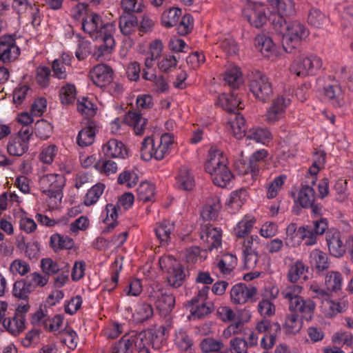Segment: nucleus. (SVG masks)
I'll return each mask as SVG.
<instances>
[{"label": "nucleus", "mask_w": 353, "mask_h": 353, "mask_svg": "<svg viewBox=\"0 0 353 353\" xmlns=\"http://www.w3.org/2000/svg\"><path fill=\"white\" fill-rule=\"evenodd\" d=\"M272 26L274 30L282 35L283 48L288 53H291L309 35V30L304 24L297 21L287 23L285 19L281 16L272 19Z\"/></svg>", "instance_id": "obj_2"}, {"label": "nucleus", "mask_w": 353, "mask_h": 353, "mask_svg": "<svg viewBox=\"0 0 353 353\" xmlns=\"http://www.w3.org/2000/svg\"><path fill=\"white\" fill-rule=\"evenodd\" d=\"M343 279L339 272L331 271L326 274L325 285L328 291L336 292L340 290L342 286Z\"/></svg>", "instance_id": "obj_47"}, {"label": "nucleus", "mask_w": 353, "mask_h": 353, "mask_svg": "<svg viewBox=\"0 0 353 353\" xmlns=\"http://www.w3.org/2000/svg\"><path fill=\"white\" fill-rule=\"evenodd\" d=\"M303 319V318L294 313L290 312V314H288L283 325L285 332L288 334L299 332L302 327Z\"/></svg>", "instance_id": "obj_40"}, {"label": "nucleus", "mask_w": 353, "mask_h": 353, "mask_svg": "<svg viewBox=\"0 0 353 353\" xmlns=\"http://www.w3.org/2000/svg\"><path fill=\"white\" fill-rule=\"evenodd\" d=\"M163 49V45L161 40L156 39L150 43L144 61L145 68L150 69L153 67L154 61L161 56Z\"/></svg>", "instance_id": "obj_30"}, {"label": "nucleus", "mask_w": 353, "mask_h": 353, "mask_svg": "<svg viewBox=\"0 0 353 353\" xmlns=\"http://www.w3.org/2000/svg\"><path fill=\"white\" fill-rule=\"evenodd\" d=\"M126 120L129 125L134 127V132L137 135L143 134L147 120L141 114L137 112L130 111L128 114Z\"/></svg>", "instance_id": "obj_42"}, {"label": "nucleus", "mask_w": 353, "mask_h": 353, "mask_svg": "<svg viewBox=\"0 0 353 353\" xmlns=\"http://www.w3.org/2000/svg\"><path fill=\"white\" fill-rule=\"evenodd\" d=\"M308 267L301 261L297 260L293 263L288 270V279L290 283H296L301 277L307 271Z\"/></svg>", "instance_id": "obj_43"}, {"label": "nucleus", "mask_w": 353, "mask_h": 353, "mask_svg": "<svg viewBox=\"0 0 353 353\" xmlns=\"http://www.w3.org/2000/svg\"><path fill=\"white\" fill-rule=\"evenodd\" d=\"M96 134V125L93 121H89L87 125L82 128L77 138V144L81 147H87L92 145Z\"/></svg>", "instance_id": "obj_26"}, {"label": "nucleus", "mask_w": 353, "mask_h": 353, "mask_svg": "<svg viewBox=\"0 0 353 353\" xmlns=\"http://www.w3.org/2000/svg\"><path fill=\"white\" fill-rule=\"evenodd\" d=\"M227 163L222 151L213 147L209 150L205 171L210 174L214 184L221 188L225 187L233 177Z\"/></svg>", "instance_id": "obj_3"}, {"label": "nucleus", "mask_w": 353, "mask_h": 353, "mask_svg": "<svg viewBox=\"0 0 353 353\" xmlns=\"http://www.w3.org/2000/svg\"><path fill=\"white\" fill-rule=\"evenodd\" d=\"M174 344L181 352L190 351L193 346V340L188 332L182 329L175 332Z\"/></svg>", "instance_id": "obj_36"}, {"label": "nucleus", "mask_w": 353, "mask_h": 353, "mask_svg": "<svg viewBox=\"0 0 353 353\" xmlns=\"http://www.w3.org/2000/svg\"><path fill=\"white\" fill-rule=\"evenodd\" d=\"M28 145L20 137L11 136L7 144V151L11 156L21 157L27 152Z\"/></svg>", "instance_id": "obj_34"}, {"label": "nucleus", "mask_w": 353, "mask_h": 353, "mask_svg": "<svg viewBox=\"0 0 353 353\" xmlns=\"http://www.w3.org/2000/svg\"><path fill=\"white\" fill-rule=\"evenodd\" d=\"M159 265L167 272V281L171 287L178 288L183 285L185 277L183 268L174 258L170 256L161 257Z\"/></svg>", "instance_id": "obj_7"}, {"label": "nucleus", "mask_w": 353, "mask_h": 353, "mask_svg": "<svg viewBox=\"0 0 353 353\" xmlns=\"http://www.w3.org/2000/svg\"><path fill=\"white\" fill-rule=\"evenodd\" d=\"M106 218L104 223L107 227L103 230V233H108L117 225V219L118 218L117 208L116 205L109 203L106 205Z\"/></svg>", "instance_id": "obj_54"}, {"label": "nucleus", "mask_w": 353, "mask_h": 353, "mask_svg": "<svg viewBox=\"0 0 353 353\" xmlns=\"http://www.w3.org/2000/svg\"><path fill=\"white\" fill-rule=\"evenodd\" d=\"M316 308L315 302L311 299H304L303 296L288 307V310L298 314L307 321L312 319Z\"/></svg>", "instance_id": "obj_15"}, {"label": "nucleus", "mask_w": 353, "mask_h": 353, "mask_svg": "<svg viewBox=\"0 0 353 353\" xmlns=\"http://www.w3.org/2000/svg\"><path fill=\"white\" fill-rule=\"evenodd\" d=\"M228 121L232 133L236 139H241L243 137H246L245 121L240 113H232L229 114Z\"/></svg>", "instance_id": "obj_27"}, {"label": "nucleus", "mask_w": 353, "mask_h": 353, "mask_svg": "<svg viewBox=\"0 0 353 353\" xmlns=\"http://www.w3.org/2000/svg\"><path fill=\"white\" fill-rule=\"evenodd\" d=\"M285 179V175H279L267 184V197L268 199H274L277 196L279 192L281 190Z\"/></svg>", "instance_id": "obj_60"}, {"label": "nucleus", "mask_w": 353, "mask_h": 353, "mask_svg": "<svg viewBox=\"0 0 353 353\" xmlns=\"http://www.w3.org/2000/svg\"><path fill=\"white\" fill-rule=\"evenodd\" d=\"M50 245L54 250L72 248L74 241L72 238L54 234L50 237Z\"/></svg>", "instance_id": "obj_49"}, {"label": "nucleus", "mask_w": 353, "mask_h": 353, "mask_svg": "<svg viewBox=\"0 0 353 353\" xmlns=\"http://www.w3.org/2000/svg\"><path fill=\"white\" fill-rule=\"evenodd\" d=\"M3 326L13 335H17L25 328V316L13 312L3 321Z\"/></svg>", "instance_id": "obj_23"}, {"label": "nucleus", "mask_w": 353, "mask_h": 353, "mask_svg": "<svg viewBox=\"0 0 353 353\" xmlns=\"http://www.w3.org/2000/svg\"><path fill=\"white\" fill-rule=\"evenodd\" d=\"M256 292L255 287L239 283L234 285L231 289V301L234 304H244L252 299Z\"/></svg>", "instance_id": "obj_14"}, {"label": "nucleus", "mask_w": 353, "mask_h": 353, "mask_svg": "<svg viewBox=\"0 0 353 353\" xmlns=\"http://www.w3.org/2000/svg\"><path fill=\"white\" fill-rule=\"evenodd\" d=\"M153 315L152 305L147 303H139L136 305L134 316L139 321H144Z\"/></svg>", "instance_id": "obj_63"}, {"label": "nucleus", "mask_w": 353, "mask_h": 353, "mask_svg": "<svg viewBox=\"0 0 353 353\" xmlns=\"http://www.w3.org/2000/svg\"><path fill=\"white\" fill-rule=\"evenodd\" d=\"M82 28L94 40L102 41L98 47V58L110 53L114 46L113 33L115 26L112 23H104L99 14L92 12L83 19Z\"/></svg>", "instance_id": "obj_1"}, {"label": "nucleus", "mask_w": 353, "mask_h": 353, "mask_svg": "<svg viewBox=\"0 0 353 353\" xmlns=\"http://www.w3.org/2000/svg\"><path fill=\"white\" fill-rule=\"evenodd\" d=\"M249 89L255 99L262 103L268 102L273 95L272 84L270 79L260 71L252 73Z\"/></svg>", "instance_id": "obj_6"}, {"label": "nucleus", "mask_w": 353, "mask_h": 353, "mask_svg": "<svg viewBox=\"0 0 353 353\" xmlns=\"http://www.w3.org/2000/svg\"><path fill=\"white\" fill-rule=\"evenodd\" d=\"M310 259L312 265L318 272L326 270L330 267V261L326 253L319 249H314L310 253Z\"/></svg>", "instance_id": "obj_32"}, {"label": "nucleus", "mask_w": 353, "mask_h": 353, "mask_svg": "<svg viewBox=\"0 0 353 353\" xmlns=\"http://www.w3.org/2000/svg\"><path fill=\"white\" fill-rule=\"evenodd\" d=\"M200 348L203 353H228V350L224 349V344L221 340L212 337L203 339L200 343Z\"/></svg>", "instance_id": "obj_33"}, {"label": "nucleus", "mask_w": 353, "mask_h": 353, "mask_svg": "<svg viewBox=\"0 0 353 353\" xmlns=\"http://www.w3.org/2000/svg\"><path fill=\"white\" fill-rule=\"evenodd\" d=\"M348 303L346 301L336 302L330 299V296L321 301L320 305L321 312L327 317H332L346 310Z\"/></svg>", "instance_id": "obj_20"}, {"label": "nucleus", "mask_w": 353, "mask_h": 353, "mask_svg": "<svg viewBox=\"0 0 353 353\" xmlns=\"http://www.w3.org/2000/svg\"><path fill=\"white\" fill-rule=\"evenodd\" d=\"M105 188V185L101 183L94 185L84 196V204L86 206H90L96 203L103 194Z\"/></svg>", "instance_id": "obj_46"}, {"label": "nucleus", "mask_w": 353, "mask_h": 353, "mask_svg": "<svg viewBox=\"0 0 353 353\" xmlns=\"http://www.w3.org/2000/svg\"><path fill=\"white\" fill-rule=\"evenodd\" d=\"M120 5L123 14L140 13L144 8L143 0H121Z\"/></svg>", "instance_id": "obj_51"}, {"label": "nucleus", "mask_w": 353, "mask_h": 353, "mask_svg": "<svg viewBox=\"0 0 353 353\" xmlns=\"http://www.w3.org/2000/svg\"><path fill=\"white\" fill-rule=\"evenodd\" d=\"M52 128V125L48 121L41 119L34 124V132L38 138L46 140L51 136Z\"/></svg>", "instance_id": "obj_56"}, {"label": "nucleus", "mask_w": 353, "mask_h": 353, "mask_svg": "<svg viewBox=\"0 0 353 353\" xmlns=\"http://www.w3.org/2000/svg\"><path fill=\"white\" fill-rule=\"evenodd\" d=\"M182 14L181 9L172 8L163 12L161 16V23L166 28H171L177 24Z\"/></svg>", "instance_id": "obj_44"}, {"label": "nucleus", "mask_w": 353, "mask_h": 353, "mask_svg": "<svg viewBox=\"0 0 353 353\" xmlns=\"http://www.w3.org/2000/svg\"><path fill=\"white\" fill-rule=\"evenodd\" d=\"M325 241L328 251L334 257H342L346 252V245L343 241V235L336 229L328 230L325 232Z\"/></svg>", "instance_id": "obj_13"}, {"label": "nucleus", "mask_w": 353, "mask_h": 353, "mask_svg": "<svg viewBox=\"0 0 353 353\" xmlns=\"http://www.w3.org/2000/svg\"><path fill=\"white\" fill-rule=\"evenodd\" d=\"M223 80L232 89L238 88L242 83L240 69L236 66L228 68L224 74Z\"/></svg>", "instance_id": "obj_39"}, {"label": "nucleus", "mask_w": 353, "mask_h": 353, "mask_svg": "<svg viewBox=\"0 0 353 353\" xmlns=\"http://www.w3.org/2000/svg\"><path fill=\"white\" fill-rule=\"evenodd\" d=\"M322 59L315 54L300 57L291 65V72L298 77L314 75L322 67Z\"/></svg>", "instance_id": "obj_8"}, {"label": "nucleus", "mask_w": 353, "mask_h": 353, "mask_svg": "<svg viewBox=\"0 0 353 353\" xmlns=\"http://www.w3.org/2000/svg\"><path fill=\"white\" fill-rule=\"evenodd\" d=\"M247 191L245 189H239L233 191L226 202L228 209L231 213H235L239 210L247 199Z\"/></svg>", "instance_id": "obj_28"}, {"label": "nucleus", "mask_w": 353, "mask_h": 353, "mask_svg": "<svg viewBox=\"0 0 353 353\" xmlns=\"http://www.w3.org/2000/svg\"><path fill=\"white\" fill-rule=\"evenodd\" d=\"M102 152L108 158L125 159L128 157V151L125 145L116 139H111L105 143Z\"/></svg>", "instance_id": "obj_19"}, {"label": "nucleus", "mask_w": 353, "mask_h": 353, "mask_svg": "<svg viewBox=\"0 0 353 353\" xmlns=\"http://www.w3.org/2000/svg\"><path fill=\"white\" fill-rule=\"evenodd\" d=\"M154 185L149 182H142L139 184L137 192L139 201L143 202L150 201L154 196Z\"/></svg>", "instance_id": "obj_55"}, {"label": "nucleus", "mask_w": 353, "mask_h": 353, "mask_svg": "<svg viewBox=\"0 0 353 353\" xmlns=\"http://www.w3.org/2000/svg\"><path fill=\"white\" fill-rule=\"evenodd\" d=\"M285 234V243L286 245L295 247L300 244V235L296 223H292L288 225Z\"/></svg>", "instance_id": "obj_61"}, {"label": "nucleus", "mask_w": 353, "mask_h": 353, "mask_svg": "<svg viewBox=\"0 0 353 353\" xmlns=\"http://www.w3.org/2000/svg\"><path fill=\"white\" fill-rule=\"evenodd\" d=\"M299 233L300 235V243L304 241L305 245L312 246L317 243V235L310 226L299 227Z\"/></svg>", "instance_id": "obj_62"}, {"label": "nucleus", "mask_w": 353, "mask_h": 353, "mask_svg": "<svg viewBox=\"0 0 353 353\" xmlns=\"http://www.w3.org/2000/svg\"><path fill=\"white\" fill-rule=\"evenodd\" d=\"M113 70L110 67L105 64H98L90 72L92 81L99 87H104L109 85L112 80Z\"/></svg>", "instance_id": "obj_17"}, {"label": "nucleus", "mask_w": 353, "mask_h": 353, "mask_svg": "<svg viewBox=\"0 0 353 353\" xmlns=\"http://www.w3.org/2000/svg\"><path fill=\"white\" fill-rule=\"evenodd\" d=\"M134 340L123 336L112 347L111 353H133Z\"/></svg>", "instance_id": "obj_64"}, {"label": "nucleus", "mask_w": 353, "mask_h": 353, "mask_svg": "<svg viewBox=\"0 0 353 353\" xmlns=\"http://www.w3.org/2000/svg\"><path fill=\"white\" fill-rule=\"evenodd\" d=\"M150 299L154 301L160 312L166 316L172 312L175 305V297L168 290L156 285L149 293Z\"/></svg>", "instance_id": "obj_9"}, {"label": "nucleus", "mask_w": 353, "mask_h": 353, "mask_svg": "<svg viewBox=\"0 0 353 353\" xmlns=\"http://www.w3.org/2000/svg\"><path fill=\"white\" fill-rule=\"evenodd\" d=\"M255 328L259 333H264L265 334H270L275 332V336H277L281 332V326L279 323H272L267 319L257 322Z\"/></svg>", "instance_id": "obj_50"}, {"label": "nucleus", "mask_w": 353, "mask_h": 353, "mask_svg": "<svg viewBox=\"0 0 353 353\" xmlns=\"http://www.w3.org/2000/svg\"><path fill=\"white\" fill-rule=\"evenodd\" d=\"M219 102L223 109L229 112V114L237 113L236 111L243 108L241 106V99L238 97V94L235 90L230 94H221L219 98Z\"/></svg>", "instance_id": "obj_21"}, {"label": "nucleus", "mask_w": 353, "mask_h": 353, "mask_svg": "<svg viewBox=\"0 0 353 353\" xmlns=\"http://www.w3.org/2000/svg\"><path fill=\"white\" fill-rule=\"evenodd\" d=\"M235 168L241 174H246L251 172L252 176L256 175L259 172V167L248 160L243 159H239L235 162Z\"/></svg>", "instance_id": "obj_58"}, {"label": "nucleus", "mask_w": 353, "mask_h": 353, "mask_svg": "<svg viewBox=\"0 0 353 353\" xmlns=\"http://www.w3.org/2000/svg\"><path fill=\"white\" fill-rule=\"evenodd\" d=\"M266 8L262 3H254L245 12V16L252 26L260 28L267 22Z\"/></svg>", "instance_id": "obj_18"}, {"label": "nucleus", "mask_w": 353, "mask_h": 353, "mask_svg": "<svg viewBox=\"0 0 353 353\" xmlns=\"http://www.w3.org/2000/svg\"><path fill=\"white\" fill-rule=\"evenodd\" d=\"M303 290V288L302 285L293 283L286 285L281 290V294L288 304V307L302 297L301 294Z\"/></svg>", "instance_id": "obj_24"}, {"label": "nucleus", "mask_w": 353, "mask_h": 353, "mask_svg": "<svg viewBox=\"0 0 353 353\" xmlns=\"http://www.w3.org/2000/svg\"><path fill=\"white\" fill-rule=\"evenodd\" d=\"M291 99L283 95H279L274 99L265 113V121L269 124H275L284 118L287 107Z\"/></svg>", "instance_id": "obj_10"}, {"label": "nucleus", "mask_w": 353, "mask_h": 353, "mask_svg": "<svg viewBox=\"0 0 353 353\" xmlns=\"http://www.w3.org/2000/svg\"><path fill=\"white\" fill-rule=\"evenodd\" d=\"M324 101H328L335 107H340L343 102V90L337 80L328 77L323 87L319 90Z\"/></svg>", "instance_id": "obj_11"}, {"label": "nucleus", "mask_w": 353, "mask_h": 353, "mask_svg": "<svg viewBox=\"0 0 353 353\" xmlns=\"http://www.w3.org/2000/svg\"><path fill=\"white\" fill-rule=\"evenodd\" d=\"M237 259L232 254H225L217 262L216 266L223 274H230L236 267Z\"/></svg>", "instance_id": "obj_45"}, {"label": "nucleus", "mask_w": 353, "mask_h": 353, "mask_svg": "<svg viewBox=\"0 0 353 353\" xmlns=\"http://www.w3.org/2000/svg\"><path fill=\"white\" fill-rule=\"evenodd\" d=\"M221 205L219 196L214 195L208 198L201 212V216L205 220L215 219L219 214Z\"/></svg>", "instance_id": "obj_25"}, {"label": "nucleus", "mask_w": 353, "mask_h": 353, "mask_svg": "<svg viewBox=\"0 0 353 353\" xmlns=\"http://www.w3.org/2000/svg\"><path fill=\"white\" fill-rule=\"evenodd\" d=\"M20 53V48L12 36L3 35L0 37V61L4 64L14 62Z\"/></svg>", "instance_id": "obj_12"}, {"label": "nucleus", "mask_w": 353, "mask_h": 353, "mask_svg": "<svg viewBox=\"0 0 353 353\" xmlns=\"http://www.w3.org/2000/svg\"><path fill=\"white\" fill-rule=\"evenodd\" d=\"M201 239L207 244L208 250L216 249L221 245L222 233L220 228L213 227L212 225L205 224L202 226L201 230Z\"/></svg>", "instance_id": "obj_16"}, {"label": "nucleus", "mask_w": 353, "mask_h": 353, "mask_svg": "<svg viewBox=\"0 0 353 353\" xmlns=\"http://www.w3.org/2000/svg\"><path fill=\"white\" fill-rule=\"evenodd\" d=\"M315 191L314 188L305 183H302L298 193L296 202L303 208H309L314 202Z\"/></svg>", "instance_id": "obj_29"}, {"label": "nucleus", "mask_w": 353, "mask_h": 353, "mask_svg": "<svg viewBox=\"0 0 353 353\" xmlns=\"http://www.w3.org/2000/svg\"><path fill=\"white\" fill-rule=\"evenodd\" d=\"M174 143V136L170 133L161 135L159 140L155 141L153 137L144 138L140 149L141 157L145 161L154 158L157 161L164 159L171 151Z\"/></svg>", "instance_id": "obj_4"}, {"label": "nucleus", "mask_w": 353, "mask_h": 353, "mask_svg": "<svg viewBox=\"0 0 353 353\" xmlns=\"http://www.w3.org/2000/svg\"><path fill=\"white\" fill-rule=\"evenodd\" d=\"M269 3L276 9L277 14L272 15V20L276 17H290L295 14V3L292 0H268Z\"/></svg>", "instance_id": "obj_22"}, {"label": "nucleus", "mask_w": 353, "mask_h": 353, "mask_svg": "<svg viewBox=\"0 0 353 353\" xmlns=\"http://www.w3.org/2000/svg\"><path fill=\"white\" fill-rule=\"evenodd\" d=\"M254 221L253 219L245 216L241 221L238 223L234 229V234L236 237L242 238L248 235L253 228Z\"/></svg>", "instance_id": "obj_59"}, {"label": "nucleus", "mask_w": 353, "mask_h": 353, "mask_svg": "<svg viewBox=\"0 0 353 353\" xmlns=\"http://www.w3.org/2000/svg\"><path fill=\"white\" fill-rule=\"evenodd\" d=\"M246 139L253 140L263 145L268 144L272 137L270 131L265 128H256L250 129L246 134Z\"/></svg>", "instance_id": "obj_37"}, {"label": "nucleus", "mask_w": 353, "mask_h": 353, "mask_svg": "<svg viewBox=\"0 0 353 353\" xmlns=\"http://www.w3.org/2000/svg\"><path fill=\"white\" fill-rule=\"evenodd\" d=\"M164 330L162 327L149 329L144 332L152 347L154 350H159L161 347L163 340Z\"/></svg>", "instance_id": "obj_48"}, {"label": "nucleus", "mask_w": 353, "mask_h": 353, "mask_svg": "<svg viewBox=\"0 0 353 353\" xmlns=\"http://www.w3.org/2000/svg\"><path fill=\"white\" fill-rule=\"evenodd\" d=\"M65 179L62 174H48L40 177L39 187L42 192L51 200L53 206L61 203Z\"/></svg>", "instance_id": "obj_5"}, {"label": "nucleus", "mask_w": 353, "mask_h": 353, "mask_svg": "<svg viewBox=\"0 0 353 353\" xmlns=\"http://www.w3.org/2000/svg\"><path fill=\"white\" fill-rule=\"evenodd\" d=\"M63 263H59L50 258H45L41 261V268L43 272L48 277L54 275L63 269Z\"/></svg>", "instance_id": "obj_57"}, {"label": "nucleus", "mask_w": 353, "mask_h": 353, "mask_svg": "<svg viewBox=\"0 0 353 353\" xmlns=\"http://www.w3.org/2000/svg\"><path fill=\"white\" fill-rule=\"evenodd\" d=\"M176 180V186L181 190L190 191L194 187V177L190 170L185 167L179 170Z\"/></svg>", "instance_id": "obj_31"}, {"label": "nucleus", "mask_w": 353, "mask_h": 353, "mask_svg": "<svg viewBox=\"0 0 353 353\" xmlns=\"http://www.w3.org/2000/svg\"><path fill=\"white\" fill-rule=\"evenodd\" d=\"M32 292V285L26 279L17 281L13 285L12 294L18 299L26 300Z\"/></svg>", "instance_id": "obj_41"}, {"label": "nucleus", "mask_w": 353, "mask_h": 353, "mask_svg": "<svg viewBox=\"0 0 353 353\" xmlns=\"http://www.w3.org/2000/svg\"><path fill=\"white\" fill-rule=\"evenodd\" d=\"M77 91L74 84L67 83L61 87L59 91V98L63 105H70L76 99Z\"/></svg>", "instance_id": "obj_52"}, {"label": "nucleus", "mask_w": 353, "mask_h": 353, "mask_svg": "<svg viewBox=\"0 0 353 353\" xmlns=\"http://www.w3.org/2000/svg\"><path fill=\"white\" fill-rule=\"evenodd\" d=\"M174 230V224L168 220H163L159 223L154 228L157 239L161 243H166L170 239V235Z\"/></svg>", "instance_id": "obj_35"}, {"label": "nucleus", "mask_w": 353, "mask_h": 353, "mask_svg": "<svg viewBox=\"0 0 353 353\" xmlns=\"http://www.w3.org/2000/svg\"><path fill=\"white\" fill-rule=\"evenodd\" d=\"M190 316V319H201L210 314L213 310V305L211 303H201L192 306L188 307Z\"/></svg>", "instance_id": "obj_53"}, {"label": "nucleus", "mask_w": 353, "mask_h": 353, "mask_svg": "<svg viewBox=\"0 0 353 353\" xmlns=\"http://www.w3.org/2000/svg\"><path fill=\"white\" fill-rule=\"evenodd\" d=\"M138 25V20L137 17L134 14H122L119 17V28L121 33L124 35H129Z\"/></svg>", "instance_id": "obj_38"}]
</instances>
